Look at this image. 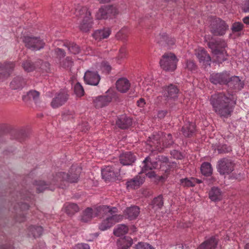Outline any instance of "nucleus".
<instances>
[{
    "instance_id": "1",
    "label": "nucleus",
    "mask_w": 249,
    "mask_h": 249,
    "mask_svg": "<svg viewBox=\"0 0 249 249\" xmlns=\"http://www.w3.org/2000/svg\"><path fill=\"white\" fill-rule=\"evenodd\" d=\"M227 85V92H217L212 95L210 99L213 110L217 115L226 118L231 115L236 104L237 96L233 92L241 90L244 83L238 76H230Z\"/></svg>"
},
{
    "instance_id": "2",
    "label": "nucleus",
    "mask_w": 249,
    "mask_h": 249,
    "mask_svg": "<svg viewBox=\"0 0 249 249\" xmlns=\"http://www.w3.org/2000/svg\"><path fill=\"white\" fill-rule=\"evenodd\" d=\"M173 142L171 134L160 132L149 138L147 141L146 148L152 152H160L164 148L172 145Z\"/></svg>"
},
{
    "instance_id": "3",
    "label": "nucleus",
    "mask_w": 249,
    "mask_h": 249,
    "mask_svg": "<svg viewBox=\"0 0 249 249\" xmlns=\"http://www.w3.org/2000/svg\"><path fill=\"white\" fill-rule=\"evenodd\" d=\"M71 12V14L75 15L78 18V27L80 31L88 32L92 28L93 20L91 17V12L88 10L87 7L78 4L74 6Z\"/></svg>"
},
{
    "instance_id": "4",
    "label": "nucleus",
    "mask_w": 249,
    "mask_h": 249,
    "mask_svg": "<svg viewBox=\"0 0 249 249\" xmlns=\"http://www.w3.org/2000/svg\"><path fill=\"white\" fill-rule=\"evenodd\" d=\"M81 169L80 167L73 165L71 168L69 173L66 174L65 172H60L53 176L51 185H53L56 187L63 188L65 182H76L79 177Z\"/></svg>"
},
{
    "instance_id": "5",
    "label": "nucleus",
    "mask_w": 249,
    "mask_h": 249,
    "mask_svg": "<svg viewBox=\"0 0 249 249\" xmlns=\"http://www.w3.org/2000/svg\"><path fill=\"white\" fill-rule=\"evenodd\" d=\"M18 197H20V200L16 206V210L18 214L17 219V221L21 222L25 220V211L29 209V207L27 202L23 201L25 200L29 201V200L32 199L33 194L31 192L24 190L20 193L19 196Z\"/></svg>"
},
{
    "instance_id": "6",
    "label": "nucleus",
    "mask_w": 249,
    "mask_h": 249,
    "mask_svg": "<svg viewBox=\"0 0 249 249\" xmlns=\"http://www.w3.org/2000/svg\"><path fill=\"white\" fill-rule=\"evenodd\" d=\"M208 46L212 53L216 55V59L218 63H222L226 60L223 49L226 47L227 44L224 40L219 38H212L208 42Z\"/></svg>"
},
{
    "instance_id": "7",
    "label": "nucleus",
    "mask_w": 249,
    "mask_h": 249,
    "mask_svg": "<svg viewBox=\"0 0 249 249\" xmlns=\"http://www.w3.org/2000/svg\"><path fill=\"white\" fill-rule=\"evenodd\" d=\"M108 208H110V209L115 208L116 210L114 211L115 212L110 211L108 212L101 213V216L107 215V217L102 220L99 225V229L102 231H105L111 228L115 223L120 222L123 218L122 215L117 214L118 209L116 207L108 206Z\"/></svg>"
},
{
    "instance_id": "8",
    "label": "nucleus",
    "mask_w": 249,
    "mask_h": 249,
    "mask_svg": "<svg viewBox=\"0 0 249 249\" xmlns=\"http://www.w3.org/2000/svg\"><path fill=\"white\" fill-rule=\"evenodd\" d=\"M108 208V206L102 205L91 208L88 207L83 212L81 217V221L84 222L90 221L93 217L101 216V213L108 212L110 211L114 212L115 208Z\"/></svg>"
},
{
    "instance_id": "9",
    "label": "nucleus",
    "mask_w": 249,
    "mask_h": 249,
    "mask_svg": "<svg viewBox=\"0 0 249 249\" xmlns=\"http://www.w3.org/2000/svg\"><path fill=\"white\" fill-rule=\"evenodd\" d=\"M158 159V161H152L150 157L146 158L142 163V173H145L149 178L154 177L155 176V173L152 170L158 167V162L160 161L167 162L168 160V158L162 156H159Z\"/></svg>"
},
{
    "instance_id": "10",
    "label": "nucleus",
    "mask_w": 249,
    "mask_h": 249,
    "mask_svg": "<svg viewBox=\"0 0 249 249\" xmlns=\"http://www.w3.org/2000/svg\"><path fill=\"white\" fill-rule=\"evenodd\" d=\"M178 60L176 55L171 53H164L160 62L161 68L167 71H173L177 68Z\"/></svg>"
},
{
    "instance_id": "11",
    "label": "nucleus",
    "mask_w": 249,
    "mask_h": 249,
    "mask_svg": "<svg viewBox=\"0 0 249 249\" xmlns=\"http://www.w3.org/2000/svg\"><path fill=\"white\" fill-rule=\"evenodd\" d=\"M116 92L113 89H109L104 95L95 97L93 99L94 107L100 108L107 106L116 97Z\"/></svg>"
},
{
    "instance_id": "12",
    "label": "nucleus",
    "mask_w": 249,
    "mask_h": 249,
    "mask_svg": "<svg viewBox=\"0 0 249 249\" xmlns=\"http://www.w3.org/2000/svg\"><path fill=\"white\" fill-rule=\"evenodd\" d=\"M118 13V9L116 6L108 5L100 8L95 17L97 19H107L114 17Z\"/></svg>"
},
{
    "instance_id": "13",
    "label": "nucleus",
    "mask_w": 249,
    "mask_h": 249,
    "mask_svg": "<svg viewBox=\"0 0 249 249\" xmlns=\"http://www.w3.org/2000/svg\"><path fill=\"white\" fill-rule=\"evenodd\" d=\"M211 26V31L214 35H223L228 29L225 22L217 18L213 19Z\"/></svg>"
},
{
    "instance_id": "14",
    "label": "nucleus",
    "mask_w": 249,
    "mask_h": 249,
    "mask_svg": "<svg viewBox=\"0 0 249 249\" xmlns=\"http://www.w3.org/2000/svg\"><path fill=\"white\" fill-rule=\"evenodd\" d=\"M234 164L230 159L223 158L217 164V170L220 175L229 174L234 170Z\"/></svg>"
},
{
    "instance_id": "15",
    "label": "nucleus",
    "mask_w": 249,
    "mask_h": 249,
    "mask_svg": "<svg viewBox=\"0 0 249 249\" xmlns=\"http://www.w3.org/2000/svg\"><path fill=\"white\" fill-rule=\"evenodd\" d=\"M179 89L177 86L173 84H170L162 87V94L165 100L167 102L169 100H175L178 97Z\"/></svg>"
},
{
    "instance_id": "16",
    "label": "nucleus",
    "mask_w": 249,
    "mask_h": 249,
    "mask_svg": "<svg viewBox=\"0 0 249 249\" xmlns=\"http://www.w3.org/2000/svg\"><path fill=\"white\" fill-rule=\"evenodd\" d=\"M23 41L25 46L33 51L40 50L43 48L45 43L39 38L31 36H24Z\"/></svg>"
},
{
    "instance_id": "17",
    "label": "nucleus",
    "mask_w": 249,
    "mask_h": 249,
    "mask_svg": "<svg viewBox=\"0 0 249 249\" xmlns=\"http://www.w3.org/2000/svg\"><path fill=\"white\" fill-rule=\"evenodd\" d=\"M102 176L106 181L122 177L121 169L111 165L106 166L102 170Z\"/></svg>"
},
{
    "instance_id": "18",
    "label": "nucleus",
    "mask_w": 249,
    "mask_h": 249,
    "mask_svg": "<svg viewBox=\"0 0 249 249\" xmlns=\"http://www.w3.org/2000/svg\"><path fill=\"white\" fill-rule=\"evenodd\" d=\"M230 79V73L227 71L213 73L211 74L210 80L213 84L226 85Z\"/></svg>"
},
{
    "instance_id": "19",
    "label": "nucleus",
    "mask_w": 249,
    "mask_h": 249,
    "mask_svg": "<svg viewBox=\"0 0 249 249\" xmlns=\"http://www.w3.org/2000/svg\"><path fill=\"white\" fill-rule=\"evenodd\" d=\"M68 98V93L64 91H61L55 94L51 103V106L53 108H58L64 105Z\"/></svg>"
},
{
    "instance_id": "20",
    "label": "nucleus",
    "mask_w": 249,
    "mask_h": 249,
    "mask_svg": "<svg viewBox=\"0 0 249 249\" xmlns=\"http://www.w3.org/2000/svg\"><path fill=\"white\" fill-rule=\"evenodd\" d=\"M15 64L14 62L0 63V78L4 80L10 76L13 71Z\"/></svg>"
},
{
    "instance_id": "21",
    "label": "nucleus",
    "mask_w": 249,
    "mask_h": 249,
    "mask_svg": "<svg viewBox=\"0 0 249 249\" xmlns=\"http://www.w3.org/2000/svg\"><path fill=\"white\" fill-rule=\"evenodd\" d=\"M144 181V177L142 175H138L134 178L128 179L125 185L127 189L135 190L140 187Z\"/></svg>"
},
{
    "instance_id": "22",
    "label": "nucleus",
    "mask_w": 249,
    "mask_h": 249,
    "mask_svg": "<svg viewBox=\"0 0 249 249\" xmlns=\"http://www.w3.org/2000/svg\"><path fill=\"white\" fill-rule=\"evenodd\" d=\"M84 79L87 84L97 86L100 81V77L96 72L87 71L85 74Z\"/></svg>"
},
{
    "instance_id": "23",
    "label": "nucleus",
    "mask_w": 249,
    "mask_h": 249,
    "mask_svg": "<svg viewBox=\"0 0 249 249\" xmlns=\"http://www.w3.org/2000/svg\"><path fill=\"white\" fill-rule=\"evenodd\" d=\"M196 54L200 62H203L205 65H210L211 57L204 48L200 47L196 49Z\"/></svg>"
},
{
    "instance_id": "24",
    "label": "nucleus",
    "mask_w": 249,
    "mask_h": 249,
    "mask_svg": "<svg viewBox=\"0 0 249 249\" xmlns=\"http://www.w3.org/2000/svg\"><path fill=\"white\" fill-rule=\"evenodd\" d=\"M26 84V80L20 76L15 77L10 82V87L12 89H21Z\"/></svg>"
},
{
    "instance_id": "25",
    "label": "nucleus",
    "mask_w": 249,
    "mask_h": 249,
    "mask_svg": "<svg viewBox=\"0 0 249 249\" xmlns=\"http://www.w3.org/2000/svg\"><path fill=\"white\" fill-rule=\"evenodd\" d=\"M135 160V156L131 152L124 153L120 157V162L124 165H131Z\"/></svg>"
},
{
    "instance_id": "26",
    "label": "nucleus",
    "mask_w": 249,
    "mask_h": 249,
    "mask_svg": "<svg viewBox=\"0 0 249 249\" xmlns=\"http://www.w3.org/2000/svg\"><path fill=\"white\" fill-rule=\"evenodd\" d=\"M217 243V239L215 237L212 236L201 244L197 249H215Z\"/></svg>"
},
{
    "instance_id": "27",
    "label": "nucleus",
    "mask_w": 249,
    "mask_h": 249,
    "mask_svg": "<svg viewBox=\"0 0 249 249\" xmlns=\"http://www.w3.org/2000/svg\"><path fill=\"white\" fill-rule=\"evenodd\" d=\"M132 119L126 115H122L116 121V125L121 129H126L132 125Z\"/></svg>"
},
{
    "instance_id": "28",
    "label": "nucleus",
    "mask_w": 249,
    "mask_h": 249,
    "mask_svg": "<svg viewBox=\"0 0 249 249\" xmlns=\"http://www.w3.org/2000/svg\"><path fill=\"white\" fill-rule=\"evenodd\" d=\"M140 208L133 206L126 208L124 211L125 216L130 220L135 219L140 213Z\"/></svg>"
},
{
    "instance_id": "29",
    "label": "nucleus",
    "mask_w": 249,
    "mask_h": 249,
    "mask_svg": "<svg viewBox=\"0 0 249 249\" xmlns=\"http://www.w3.org/2000/svg\"><path fill=\"white\" fill-rule=\"evenodd\" d=\"M116 87L118 91L124 93L129 89L130 83L127 79L122 78L117 81Z\"/></svg>"
},
{
    "instance_id": "30",
    "label": "nucleus",
    "mask_w": 249,
    "mask_h": 249,
    "mask_svg": "<svg viewBox=\"0 0 249 249\" xmlns=\"http://www.w3.org/2000/svg\"><path fill=\"white\" fill-rule=\"evenodd\" d=\"M111 33L109 28H106L102 30H98L94 32L93 34V37L98 40L107 38Z\"/></svg>"
},
{
    "instance_id": "31",
    "label": "nucleus",
    "mask_w": 249,
    "mask_h": 249,
    "mask_svg": "<svg viewBox=\"0 0 249 249\" xmlns=\"http://www.w3.org/2000/svg\"><path fill=\"white\" fill-rule=\"evenodd\" d=\"M133 244V240L129 236H124L117 241V246L119 249H128Z\"/></svg>"
},
{
    "instance_id": "32",
    "label": "nucleus",
    "mask_w": 249,
    "mask_h": 249,
    "mask_svg": "<svg viewBox=\"0 0 249 249\" xmlns=\"http://www.w3.org/2000/svg\"><path fill=\"white\" fill-rule=\"evenodd\" d=\"M196 129V126L193 123L188 122L181 129L183 135L186 137H190L193 136Z\"/></svg>"
},
{
    "instance_id": "33",
    "label": "nucleus",
    "mask_w": 249,
    "mask_h": 249,
    "mask_svg": "<svg viewBox=\"0 0 249 249\" xmlns=\"http://www.w3.org/2000/svg\"><path fill=\"white\" fill-rule=\"evenodd\" d=\"M152 84V77L150 76L145 77L142 82L143 86V90L146 92V94L147 96H149L154 91Z\"/></svg>"
},
{
    "instance_id": "34",
    "label": "nucleus",
    "mask_w": 249,
    "mask_h": 249,
    "mask_svg": "<svg viewBox=\"0 0 249 249\" xmlns=\"http://www.w3.org/2000/svg\"><path fill=\"white\" fill-rule=\"evenodd\" d=\"M201 182V180L194 178H185L180 180V184L184 187H194Z\"/></svg>"
},
{
    "instance_id": "35",
    "label": "nucleus",
    "mask_w": 249,
    "mask_h": 249,
    "mask_svg": "<svg viewBox=\"0 0 249 249\" xmlns=\"http://www.w3.org/2000/svg\"><path fill=\"white\" fill-rule=\"evenodd\" d=\"M209 195L210 199L213 201H219L222 198V192L217 187L212 188Z\"/></svg>"
},
{
    "instance_id": "36",
    "label": "nucleus",
    "mask_w": 249,
    "mask_h": 249,
    "mask_svg": "<svg viewBox=\"0 0 249 249\" xmlns=\"http://www.w3.org/2000/svg\"><path fill=\"white\" fill-rule=\"evenodd\" d=\"M65 212L69 215H72L79 210L78 206L73 203H66L64 205Z\"/></svg>"
},
{
    "instance_id": "37",
    "label": "nucleus",
    "mask_w": 249,
    "mask_h": 249,
    "mask_svg": "<svg viewBox=\"0 0 249 249\" xmlns=\"http://www.w3.org/2000/svg\"><path fill=\"white\" fill-rule=\"evenodd\" d=\"M128 231V228L127 226L124 224H120L114 228L113 233L116 236H120L126 234Z\"/></svg>"
},
{
    "instance_id": "38",
    "label": "nucleus",
    "mask_w": 249,
    "mask_h": 249,
    "mask_svg": "<svg viewBox=\"0 0 249 249\" xmlns=\"http://www.w3.org/2000/svg\"><path fill=\"white\" fill-rule=\"evenodd\" d=\"M244 25L241 22H234L232 24L231 30L232 35L235 36H239L241 35Z\"/></svg>"
},
{
    "instance_id": "39",
    "label": "nucleus",
    "mask_w": 249,
    "mask_h": 249,
    "mask_svg": "<svg viewBox=\"0 0 249 249\" xmlns=\"http://www.w3.org/2000/svg\"><path fill=\"white\" fill-rule=\"evenodd\" d=\"M163 205V201L162 196L160 195L155 197L151 205L155 211L160 209Z\"/></svg>"
},
{
    "instance_id": "40",
    "label": "nucleus",
    "mask_w": 249,
    "mask_h": 249,
    "mask_svg": "<svg viewBox=\"0 0 249 249\" xmlns=\"http://www.w3.org/2000/svg\"><path fill=\"white\" fill-rule=\"evenodd\" d=\"M36 193H39L43 191L46 189H49L51 190H53V188L49 185L48 184L46 183L44 181L39 180L36 181Z\"/></svg>"
},
{
    "instance_id": "41",
    "label": "nucleus",
    "mask_w": 249,
    "mask_h": 249,
    "mask_svg": "<svg viewBox=\"0 0 249 249\" xmlns=\"http://www.w3.org/2000/svg\"><path fill=\"white\" fill-rule=\"evenodd\" d=\"M201 173L205 176H209L212 174L213 169L211 165L209 162H204L201 166Z\"/></svg>"
},
{
    "instance_id": "42",
    "label": "nucleus",
    "mask_w": 249,
    "mask_h": 249,
    "mask_svg": "<svg viewBox=\"0 0 249 249\" xmlns=\"http://www.w3.org/2000/svg\"><path fill=\"white\" fill-rule=\"evenodd\" d=\"M29 230L35 238L40 236L43 232V229L40 226H32L29 227Z\"/></svg>"
},
{
    "instance_id": "43",
    "label": "nucleus",
    "mask_w": 249,
    "mask_h": 249,
    "mask_svg": "<svg viewBox=\"0 0 249 249\" xmlns=\"http://www.w3.org/2000/svg\"><path fill=\"white\" fill-rule=\"evenodd\" d=\"M65 45L69 51L73 54L78 53L80 52V49L79 46L73 42L67 43Z\"/></svg>"
},
{
    "instance_id": "44",
    "label": "nucleus",
    "mask_w": 249,
    "mask_h": 249,
    "mask_svg": "<svg viewBox=\"0 0 249 249\" xmlns=\"http://www.w3.org/2000/svg\"><path fill=\"white\" fill-rule=\"evenodd\" d=\"M22 67L27 72L32 71L35 69V65L29 60L24 61L22 64Z\"/></svg>"
},
{
    "instance_id": "45",
    "label": "nucleus",
    "mask_w": 249,
    "mask_h": 249,
    "mask_svg": "<svg viewBox=\"0 0 249 249\" xmlns=\"http://www.w3.org/2000/svg\"><path fill=\"white\" fill-rule=\"evenodd\" d=\"M40 93L36 90H30L27 93V96L30 99H33L37 104L39 99Z\"/></svg>"
},
{
    "instance_id": "46",
    "label": "nucleus",
    "mask_w": 249,
    "mask_h": 249,
    "mask_svg": "<svg viewBox=\"0 0 249 249\" xmlns=\"http://www.w3.org/2000/svg\"><path fill=\"white\" fill-rule=\"evenodd\" d=\"M74 92L77 96L81 97L84 95V90L79 83H77L74 87Z\"/></svg>"
},
{
    "instance_id": "47",
    "label": "nucleus",
    "mask_w": 249,
    "mask_h": 249,
    "mask_svg": "<svg viewBox=\"0 0 249 249\" xmlns=\"http://www.w3.org/2000/svg\"><path fill=\"white\" fill-rule=\"evenodd\" d=\"M73 62L71 58L70 57H67L64 60L60 62V66L64 68H69L72 65Z\"/></svg>"
},
{
    "instance_id": "48",
    "label": "nucleus",
    "mask_w": 249,
    "mask_h": 249,
    "mask_svg": "<svg viewBox=\"0 0 249 249\" xmlns=\"http://www.w3.org/2000/svg\"><path fill=\"white\" fill-rule=\"evenodd\" d=\"M217 150L219 153H226L231 151V148L230 146H228L227 144H223L218 146Z\"/></svg>"
},
{
    "instance_id": "49",
    "label": "nucleus",
    "mask_w": 249,
    "mask_h": 249,
    "mask_svg": "<svg viewBox=\"0 0 249 249\" xmlns=\"http://www.w3.org/2000/svg\"><path fill=\"white\" fill-rule=\"evenodd\" d=\"M127 29H123L120 30L116 35V37L120 39H124L127 36Z\"/></svg>"
},
{
    "instance_id": "50",
    "label": "nucleus",
    "mask_w": 249,
    "mask_h": 249,
    "mask_svg": "<svg viewBox=\"0 0 249 249\" xmlns=\"http://www.w3.org/2000/svg\"><path fill=\"white\" fill-rule=\"evenodd\" d=\"M136 249H154L149 244L140 242L136 246Z\"/></svg>"
},
{
    "instance_id": "51",
    "label": "nucleus",
    "mask_w": 249,
    "mask_h": 249,
    "mask_svg": "<svg viewBox=\"0 0 249 249\" xmlns=\"http://www.w3.org/2000/svg\"><path fill=\"white\" fill-rule=\"evenodd\" d=\"M127 54L126 49L125 46L122 47L120 50L118 58L119 59H122L125 58Z\"/></svg>"
},
{
    "instance_id": "52",
    "label": "nucleus",
    "mask_w": 249,
    "mask_h": 249,
    "mask_svg": "<svg viewBox=\"0 0 249 249\" xmlns=\"http://www.w3.org/2000/svg\"><path fill=\"white\" fill-rule=\"evenodd\" d=\"M101 69L103 71L108 73L111 71V68L107 62L104 61L101 64Z\"/></svg>"
},
{
    "instance_id": "53",
    "label": "nucleus",
    "mask_w": 249,
    "mask_h": 249,
    "mask_svg": "<svg viewBox=\"0 0 249 249\" xmlns=\"http://www.w3.org/2000/svg\"><path fill=\"white\" fill-rule=\"evenodd\" d=\"M74 249H90L89 246L88 244L86 243H78L75 245Z\"/></svg>"
},
{
    "instance_id": "54",
    "label": "nucleus",
    "mask_w": 249,
    "mask_h": 249,
    "mask_svg": "<svg viewBox=\"0 0 249 249\" xmlns=\"http://www.w3.org/2000/svg\"><path fill=\"white\" fill-rule=\"evenodd\" d=\"M196 65L193 61L189 60L186 62V68L190 71H194L196 69Z\"/></svg>"
},
{
    "instance_id": "55",
    "label": "nucleus",
    "mask_w": 249,
    "mask_h": 249,
    "mask_svg": "<svg viewBox=\"0 0 249 249\" xmlns=\"http://www.w3.org/2000/svg\"><path fill=\"white\" fill-rule=\"evenodd\" d=\"M162 36H163V35H162ZM163 39L165 40L169 45H172L175 43V39L172 38H169L166 35H164Z\"/></svg>"
},
{
    "instance_id": "56",
    "label": "nucleus",
    "mask_w": 249,
    "mask_h": 249,
    "mask_svg": "<svg viewBox=\"0 0 249 249\" xmlns=\"http://www.w3.org/2000/svg\"><path fill=\"white\" fill-rule=\"evenodd\" d=\"M54 51L57 56L60 58L61 57H64L65 55V53L61 49L56 48L54 50Z\"/></svg>"
},
{
    "instance_id": "57",
    "label": "nucleus",
    "mask_w": 249,
    "mask_h": 249,
    "mask_svg": "<svg viewBox=\"0 0 249 249\" xmlns=\"http://www.w3.org/2000/svg\"><path fill=\"white\" fill-rule=\"evenodd\" d=\"M242 9L245 12H249V0H247L245 1L243 5Z\"/></svg>"
},
{
    "instance_id": "58",
    "label": "nucleus",
    "mask_w": 249,
    "mask_h": 249,
    "mask_svg": "<svg viewBox=\"0 0 249 249\" xmlns=\"http://www.w3.org/2000/svg\"><path fill=\"white\" fill-rule=\"evenodd\" d=\"M167 113V110H159L158 112L157 117L160 119H162L166 116Z\"/></svg>"
},
{
    "instance_id": "59",
    "label": "nucleus",
    "mask_w": 249,
    "mask_h": 249,
    "mask_svg": "<svg viewBox=\"0 0 249 249\" xmlns=\"http://www.w3.org/2000/svg\"><path fill=\"white\" fill-rule=\"evenodd\" d=\"M145 104V100L143 98H141L137 101V105L139 107H142Z\"/></svg>"
},
{
    "instance_id": "60",
    "label": "nucleus",
    "mask_w": 249,
    "mask_h": 249,
    "mask_svg": "<svg viewBox=\"0 0 249 249\" xmlns=\"http://www.w3.org/2000/svg\"><path fill=\"white\" fill-rule=\"evenodd\" d=\"M243 21L244 23L246 24H249V16L245 17L243 18Z\"/></svg>"
},
{
    "instance_id": "61",
    "label": "nucleus",
    "mask_w": 249,
    "mask_h": 249,
    "mask_svg": "<svg viewBox=\"0 0 249 249\" xmlns=\"http://www.w3.org/2000/svg\"><path fill=\"white\" fill-rule=\"evenodd\" d=\"M0 249H12V248L10 245L1 247Z\"/></svg>"
},
{
    "instance_id": "62",
    "label": "nucleus",
    "mask_w": 249,
    "mask_h": 249,
    "mask_svg": "<svg viewBox=\"0 0 249 249\" xmlns=\"http://www.w3.org/2000/svg\"><path fill=\"white\" fill-rule=\"evenodd\" d=\"M244 249H249V243L245 245Z\"/></svg>"
},
{
    "instance_id": "63",
    "label": "nucleus",
    "mask_w": 249,
    "mask_h": 249,
    "mask_svg": "<svg viewBox=\"0 0 249 249\" xmlns=\"http://www.w3.org/2000/svg\"><path fill=\"white\" fill-rule=\"evenodd\" d=\"M45 66H47V65H49V64H48L47 63H44V64Z\"/></svg>"
}]
</instances>
